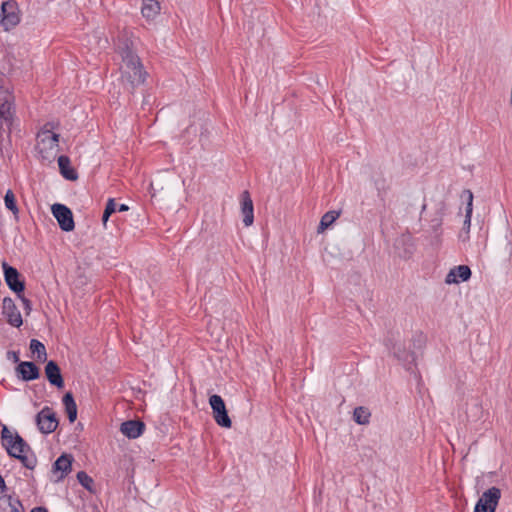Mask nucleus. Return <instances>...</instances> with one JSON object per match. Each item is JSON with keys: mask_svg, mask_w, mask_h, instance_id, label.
<instances>
[{"mask_svg": "<svg viewBox=\"0 0 512 512\" xmlns=\"http://www.w3.org/2000/svg\"><path fill=\"white\" fill-rule=\"evenodd\" d=\"M77 480L88 491H92L93 479L84 471L77 473Z\"/></svg>", "mask_w": 512, "mask_h": 512, "instance_id": "obj_29", "label": "nucleus"}, {"mask_svg": "<svg viewBox=\"0 0 512 512\" xmlns=\"http://www.w3.org/2000/svg\"><path fill=\"white\" fill-rule=\"evenodd\" d=\"M20 22L18 5L15 1H4L1 5L0 24L6 31L14 28Z\"/></svg>", "mask_w": 512, "mask_h": 512, "instance_id": "obj_7", "label": "nucleus"}, {"mask_svg": "<svg viewBox=\"0 0 512 512\" xmlns=\"http://www.w3.org/2000/svg\"><path fill=\"white\" fill-rule=\"evenodd\" d=\"M2 267L6 284L14 293L20 296L25 289V282L21 279V274L16 268L10 266L6 262L2 263Z\"/></svg>", "mask_w": 512, "mask_h": 512, "instance_id": "obj_8", "label": "nucleus"}, {"mask_svg": "<svg viewBox=\"0 0 512 512\" xmlns=\"http://www.w3.org/2000/svg\"><path fill=\"white\" fill-rule=\"evenodd\" d=\"M354 421L364 425L369 423L370 412L364 407H356L353 412Z\"/></svg>", "mask_w": 512, "mask_h": 512, "instance_id": "obj_27", "label": "nucleus"}, {"mask_svg": "<svg viewBox=\"0 0 512 512\" xmlns=\"http://www.w3.org/2000/svg\"><path fill=\"white\" fill-rule=\"evenodd\" d=\"M58 166L61 175L70 181H76L78 179V173L71 166L70 158L66 155H61L58 157Z\"/></svg>", "mask_w": 512, "mask_h": 512, "instance_id": "obj_19", "label": "nucleus"}, {"mask_svg": "<svg viewBox=\"0 0 512 512\" xmlns=\"http://www.w3.org/2000/svg\"><path fill=\"white\" fill-rule=\"evenodd\" d=\"M240 200L243 223L246 227H249L253 224L254 221V207L250 193L247 190L243 191L241 193Z\"/></svg>", "mask_w": 512, "mask_h": 512, "instance_id": "obj_13", "label": "nucleus"}, {"mask_svg": "<svg viewBox=\"0 0 512 512\" xmlns=\"http://www.w3.org/2000/svg\"><path fill=\"white\" fill-rule=\"evenodd\" d=\"M115 211H116V202H115V200L113 198H110L107 201V203H106V207H105V210H104V213H103V216H102V222H103L104 226H106V223H107L109 217Z\"/></svg>", "mask_w": 512, "mask_h": 512, "instance_id": "obj_30", "label": "nucleus"}, {"mask_svg": "<svg viewBox=\"0 0 512 512\" xmlns=\"http://www.w3.org/2000/svg\"><path fill=\"white\" fill-rule=\"evenodd\" d=\"M8 358L12 359L14 362H18L19 361L18 353L15 352V351H9L8 352Z\"/></svg>", "mask_w": 512, "mask_h": 512, "instance_id": "obj_34", "label": "nucleus"}, {"mask_svg": "<svg viewBox=\"0 0 512 512\" xmlns=\"http://www.w3.org/2000/svg\"><path fill=\"white\" fill-rule=\"evenodd\" d=\"M31 512H48V510L45 507H35Z\"/></svg>", "mask_w": 512, "mask_h": 512, "instance_id": "obj_36", "label": "nucleus"}, {"mask_svg": "<svg viewBox=\"0 0 512 512\" xmlns=\"http://www.w3.org/2000/svg\"><path fill=\"white\" fill-rule=\"evenodd\" d=\"M340 215V212L338 211H328L326 212L321 220L320 224L318 226V232L321 233L325 231Z\"/></svg>", "mask_w": 512, "mask_h": 512, "instance_id": "obj_26", "label": "nucleus"}, {"mask_svg": "<svg viewBox=\"0 0 512 512\" xmlns=\"http://www.w3.org/2000/svg\"><path fill=\"white\" fill-rule=\"evenodd\" d=\"M209 404L212 409V414L215 422L223 428H231L232 421L228 415L226 405L221 396L214 394L209 398Z\"/></svg>", "mask_w": 512, "mask_h": 512, "instance_id": "obj_5", "label": "nucleus"}, {"mask_svg": "<svg viewBox=\"0 0 512 512\" xmlns=\"http://www.w3.org/2000/svg\"><path fill=\"white\" fill-rule=\"evenodd\" d=\"M39 430L44 434L52 433L58 426L56 413L49 407H44L36 417Z\"/></svg>", "mask_w": 512, "mask_h": 512, "instance_id": "obj_10", "label": "nucleus"}, {"mask_svg": "<svg viewBox=\"0 0 512 512\" xmlns=\"http://www.w3.org/2000/svg\"><path fill=\"white\" fill-rule=\"evenodd\" d=\"M467 194H468V202H467V206H466V214H465V220H464V223H463V228H462V231L459 235V237L465 241L467 240L469 237H468V234H469V231H470V227H471V216H472V210H473V194L470 190H467Z\"/></svg>", "mask_w": 512, "mask_h": 512, "instance_id": "obj_20", "label": "nucleus"}, {"mask_svg": "<svg viewBox=\"0 0 512 512\" xmlns=\"http://www.w3.org/2000/svg\"><path fill=\"white\" fill-rule=\"evenodd\" d=\"M1 440L10 457L20 460L27 469L33 470L36 467V456L33 453L28 454L31 451L30 446L18 433H13L7 426H3Z\"/></svg>", "mask_w": 512, "mask_h": 512, "instance_id": "obj_2", "label": "nucleus"}, {"mask_svg": "<svg viewBox=\"0 0 512 512\" xmlns=\"http://www.w3.org/2000/svg\"><path fill=\"white\" fill-rule=\"evenodd\" d=\"M128 209L129 207L126 204H120L118 207L116 206V210H118L119 212H124L127 211Z\"/></svg>", "mask_w": 512, "mask_h": 512, "instance_id": "obj_35", "label": "nucleus"}, {"mask_svg": "<svg viewBox=\"0 0 512 512\" xmlns=\"http://www.w3.org/2000/svg\"><path fill=\"white\" fill-rule=\"evenodd\" d=\"M500 498L501 490L498 487L489 488L477 501L474 512H495Z\"/></svg>", "mask_w": 512, "mask_h": 512, "instance_id": "obj_6", "label": "nucleus"}, {"mask_svg": "<svg viewBox=\"0 0 512 512\" xmlns=\"http://www.w3.org/2000/svg\"><path fill=\"white\" fill-rule=\"evenodd\" d=\"M45 125L37 134L36 149L43 159H50L58 151L59 134Z\"/></svg>", "mask_w": 512, "mask_h": 512, "instance_id": "obj_4", "label": "nucleus"}, {"mask_svg": "<svg viewBox=\"0 0 512 512\" xmlns=\"http://www.w3.org/2000/svg\"><path fill=\"white\" fill-rule=\"evenodd\" d=\"M4 503H8L10 507V512H23V506L20 500L16 499L12 501L11 497L9 496L7 500H4Z\"/></svg>", "mask_w": 512, "mask_h": 512, "instance_id": "obj_31", "label": "nucleus"}, {"mask_svg": "<svg viewBox=\"0 0 512 512\" xmlns=\"http://www.w3.org/2000/svg\"><path fill=\"white\" fill-rule=\"evenodd\" d=\"M145 424L140 420L125 421L120 426V431L130 439H136L142 435Z\"/></svg>", "mask_w": 512, "mask_h": 512, "instance_id": "obj_16", "label": "nucleus"}, {"mask_svg": "<svg viewBox=\"0 0 512 512\" xmlns=\"http://www.w3.org/2000/svg\"><path fill=\"white\" fill-rule=\"evenodd\" d=\"M72 456L68 454H62L53 464V472L58 473L60 472V475L57 477L56 481L63 480L68 473L71 471V465H72Z\"/></svg>", "mask_w": 512, "mask_h": 512, "instance_id": "obj_17", "label": "nucleus"}, {"mask_svg": "<svg viewBox=\"0 0 512 512\" xmlns=\"http://www.w3.org/2000/svg\"><path fill=\"white\" fill-rule=\"evenodd\" d=\"M51 210L63 231L70 232L74 229L73 214L67 206L56 203L52 205Z\"/></svg>", "mask_w": 512, "mask_h": 512, "instance_id": "obj_9", "label": "nucleus"}, {"mask_svg": "<svg viewBox=\"0 0 512 512\" xmlns=\"http://www.w3.org/2000/svg\"><path fill=\"white\" fill-rule=\"evenodd\" d=\"M425 210H426V204H423L422 208H421V213H423Z\"/></svg>", "mask_w": 512, "mask_h": 512, "instance_id": "obj_37", "label": "nucleus"}, {"mask_svg": "<svg viewBox=\"0 0 512 512\" xmlns=\"http://www.w3.org/2000/svg\"><path fill=\"white\" fill-rule=\"evenodd\" d=\"M471 277V270L466 265H459L450 270L446 276V283H459V281H467Z\"/></svg>", "mask_w": 512, "mask_h": 512, "instance_id": "obj_18", "label": "nucleus"}, {"mask_svg": "<svg viewBox=\"0 0 512 512\" xmlns=\"http://www.w3.org/2000/svg\"><path fill=\"white\" fill-rule=\"evenodd\" d=\"M45 375L49 383L59 389L64 387V380L58 364L50 360L45 366Z\"/></svg>", "mask_w": 512, "mask_h": 512, "instance_id": "obj_15", "label": "nucleus"}, {"mask_svg": "<svg viewBox=\"0 0 512 512\" xmlns=\"http://www.w3.org/2000/svg\"><path fill=\"white\" fill-rule=\"evenodd\" d=\"M16 373L23 381H32L40 376V370L37 365L30 361H24L16 367Z\"/></svg>", "mask_w": 512, "mask_h": 512, "instance_id": "obj_14", "label": "nucleus"}, {"mask_svg": "<svg viewBox=\"0 0 512 512\" xmlns=\"http://www.w3.org/2000/svg\"><path fill=\"white\" fill-rule=\"evenodd\" d=\"M30 350L33 354H36L38 361H45L47 358L46 348L42 342L37 339L30 341Z\"/></svg>", "mask_w": 512, "mask_h": 512, "instance_id": "obj_25", "label": "nucleus"}, {"mask_svg": "<svg viewBox=\"0 0 512 512\" xmlns=\"http://www.w3.org/2000/svg\"><path fill=\"white\" fill-rule=\"evenodd\" d=\"M386 346L393 352L394 356L404 364H411L414 362V353L407 351L400 340H395L393 342L392 339H388L386 341Z\"/></svg>", "mask_w": 512, "mask_h": 512, "instance_id": "obj_11", "label": "nucleus"}, {"mask_svg": "<svg viewBox=\"0 0 512 512\" xmlns=\"http://www.w3.org/2000/svg\"><path fill=\"white\" fill-rule=\"evenodd\" d=\"M397 248L400 249V245L403 246V252H400V256L403 257V258H410L411 255L414 253L415 251V245L413 243V238L411 235L409 234H404L402 235L398 240H397Z\"/></svg>", "mask_w": 512, "mask_h": 512, "instance_id": "obj_22", "label": "nucleus"}, {"mask_svg": "<svg viewBox=\"0 0 512 512\" xmlns=\"http://www.w3.org/2000/svg\"><path fill=\"white\" fill-rule=\"evenodd\" d=\"M63 404L65 406V411L67 413L68 419L70 423H73L77 418V405L75 403L74 397L71 392H67L63 396Z\"/></svg>", "mask_w": 512, "mask_h": 512, "instance_id": "obj_23", "label": "nucleus"}, {"mask_svg": "<svg viewBox=\"0 0 512 512\" xmlns=\"http://www.w3.org/2000/svg\"><path fill=\"white\" fill-rule=\"evenodd\" d=\"M160 3L156 0H143L141 13L147 20L154 19L160 12Z\"/></svg>", "mask_w": 512, "mask_h": 512, "instance_id": "obj_21", "label": "nucleus"}, {"mask_svg": "<svg viewBox=\"0 0 512 512\" xmlns=\"http://www.w3.org/2000/svg\"><path fill=\"white\" fill-rule=\"evenodd\" d=\"M117 50L122 57L121 81L129 93L142 85L147 77V72L140 61V58L133 52L132 42L128 39L117 43Z\"/></svg>", "mask_w": 512, "mask_h": 512, "instance_id": "obj_1", "label": "nucleus"}, {"mask_svg": "<svg viewBox=\"0 0 512 512\" xmlns=\"http://www.w3.org/2000/svg\"><path fill=\"white\" fill-rule=\"evenodd\" d=\"M3 314L5 315L7 322L14 326L20 327L23 323L22 316L14 301L6 297L3 299Z\"/></svg>", "mask_w": 512, "mask_h": 512, "instance_id": "obj_12", "label": "nucleus"}, {"mask_svg": "<svg viewBox=\"0 0 512 512\" xmlns=\"http://www.w3.org/2000/svg\"><path fill=\"white\" fill-rule=\"evenodd\" d=\"M18 297L22 300L25 309L30 310L31 309V302H30V300L25 298L22 294H20V296H18Z\"/></svg>", "mask_w": 512, "mask_h": 512, "instance_id": "obj_33", "label": "nucleus"}, {"mask_svg": "<svg viewBox=\"0 0 512 512\" xmlns=\"http://www.w3.org/2000/svg\"><path fill=\"white\" fill-rule=\"evenodd\" d=\"M375 186H376L377 190L379 191V193L385 192L388 189L385 179L375 180Z\"/></svg>", "mask_w": 512, "mask_h": 512, "instance_id": "obj_32", "label": "nucleus"}, {"mask_svg": "<svg viewBox=\"0 0 512 512\" xmlns=\"http://www.w3.org/2000/svg\"><path fill=\"white\" fill-rule=\"evenodd\" d=\"M5 206L8 210H10L15 216L18 215L19 209L16 204V198L12 190H7L4 197Z\"/></svg>", "mask_w": 512, "mask_h": 512, "instance_id": "obj_28", "label": "nucleus"}, {"mask_svg": "<svg viewBox=\"0 0 512 512\" xmlns=\"http://www.w3.org/2000/svg\"><path fill=\"white\" fill-rule=\"evenodd\" d=\"M15 118L14 96L8 79L0 75V137H10Z\"/></svg>", "mask_w": 512, "mask_h": 512, "instance_id": "obj_3", "label": "nucleus"}, {"mask_svg": "<svg viewBox=\"0 0 512 512\" xmlns=\"http://www.w3.org/2000/svg\"><path fill=\"white\" fill-rule=\"evenodd\" d=\"M445 207H446L445 203L440 202L438 204L437 210H436L433 218L430 220V228L435 233L436 236H439V234H440V229H441L442 222H443Z\"/></svg>", "mask_w": 512, "mask_h": 512, "instance_id": "obj_24", "label": "nucleus"}]
</instances>
